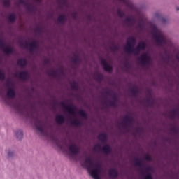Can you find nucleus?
<instances>
[{"instance_id":"obj_1","label":"nucleus","mask_w":179,"mask_h":179,"mask_svg":"<svg viewBox=\"0 0 179 179\" xmlns=\"http://www.w3.org/2000/svg\"><path fill=\"white\" fill-rule=\"evenodd\" d=\"M17 97V92L16 90H0V100L6 104V106H13V108L16 111H17L18 114L21 115H24V117L27 118H29L31 121H33L36 129L43 135V136H50L52 141L56 140V136L52 132L48 133L45 130V124L43 123V121L38 118L37 116H34L33 113H29V109L25 105L22 104V102L14 103L13 101L16 99Z\"/></svg>"},{"instance_id":"obj_2","label":"nucleus","mask_w":179,"mask_h":179,"mask_svg":"<svg viewBox=\"0 0 179 179\" xmlns=\"http://www.w3.org/2000/svg\"><path fill=\"white\" fill-rule=\"evenodd\" d=\"M134 164L136 167H139L145 170V173H146L142 175L143 179H153L152 173L155 171V169L151 165L145 163L143 158H136Z\"/></svg>"},{"instance_id":"obj_3","label":"nucleus","mask_w":179,"mask_h":179,"mask_svg":"<svg viewBox=\"0 0 179 179\" xmlns=\"http://www.w3.org/2000/svg\"><path fill=\"white\" fill-rule=\"evenodd\" d=\"M152 37L155 38L157 45H166L167 44V40L166 39V36L156 26L152 28Z\"/></svg>"},{"instance_id":"obj_4","label":"nucleus","mask_w":179,"mask_h":179,"mask_svg":"<svg viewBox=\"0 0 179 179\" xmlns=\"http://www.w3.org/2000/svg\"><path fill=\"white\" fill-rule=\"evenodd\" d=\"M105 94H107L108 96H110V97H112V99H108L106 101H105V105L106 106V107L108 106L109 107H113V108L118 107V104H120V96L117 95V93L111 90H106Z\"/></svg>"},{"instance_id":"obj_5","label":"nucleus","mask_w":179,"mask_h":179,"mask_svg":"<svg viewBox=\"0 0 179 179\" xmlns=\"http://www.w3.org/2000/svg\"><path fill=\"white\" fill-rule=\"evenodd\" d=\"M134 124H135V119L131 115H126L120 122L122 128L127 129V132L129 131V128H134Z\"/></svg>"},{"instance_id":"obj_6","label":"nucleus","mask_w":179,"mask_h":179,"mask_svg":"<svg viewBox=\"0 0 179 179\" xmlns=\"http://www.w3.org/2000/svg\"><path fill=\"white\" fill-rule=\"evenodd\" d=\"M69 100H64L59 102V106L64 108L68 113V114H70V115H75L76 114V110H78V106L73 105L72 102L70 103L69 106L65 105V103H69Z\"/></svg>"},{"instance_id":"obj_7","label":"nucleus","mask_w":179,"mask_h":179,"mask_svg":"<svg viewBox=\"0 0 179 179\" xmlns=\"http://www.w3.org/2000/svg\"><path fill=\"white\" fill-rule=\"evenodd\" d=\"M136 44V38L134 36H130L127 40V45L124 47V50L127 54H134L135 55V45Z\"/></svg>"},{"instance_id":"obj_8","label":"nucleus","mask_w":179,"mask_h":179,"mask_svg":"<svg viewBox=\"0 0 179 179\" xmlns=\"http://www.w3.org/2000/svg\"><path fill=\"white\" fill-rule=\"evenodd\" d=\"M19 44H20V47H22L24 48H29L31 52H33V51H35V50H38V47H39L38 42L36 41H32L29 44L27 41L24 43H23V41H20Z\"/></svg>"},{"instance_id":"obj_9","label":"nucleus","mask_w":179,"mask_h":179,"mask_svg":"<svg viewBox=\"0 0 179 179\" xmlns=\"http://www.w3.org/2000/svg\"><path fill=\"white\" fill-rule=\"evenodd\" d=\"M15 76H16V78H18L20 80H22V82H27V80H29L30 79V74H29V71H27L15 73Z\"/></svg>"},{"instance_id":"obj_10","label":"nucleus","mask_w":179,"mask_h":179,"mask_svg":"<svg viewBox=\"0 0 179 179\" xmlns=\"http://www.w3.org/2000/svg\"><path fill=\"white\" fill-rule=\"evenodd\" d=\"M138 59L143 66H148V65H150V61H152L150 56L148 55L146 53L141 55Z\"/></svg>"},{"instance_id":"obj_11","label":"nucleus","mask_w":179,"mask_h":179,"mask_svg":"<svg viewBox=\"0 0 179 179\" xmlns=\"http://www.w3.org/2000/svg\"><path fill=\"white\" fill-rule=\"evenodd\" d=\"M0 48H1V50H3V51L7 55H9V54H13V52L15 51V49H13V48L6 46L5 43L3 42V40L1 38H0Z\"/></svg>"},{"instance_id":"obj_12","label":"nucleus","mask_w":179,"mask_h":179,"mask_svg":"<svg viewBox=\"0 0 179 179\" xmlns=\"http://www.w3.org/2000/svg\"><path fill=\"white\" fill-rule=\"evenodd\" d=\"M69 150L71 155L76 156L80 153V148L76 144L72 143L71 145H69Z\"/></svg>"},{"instance_id":"obj_13","label":"nucleus","mask_w":179,"mask_h":179,"mask_svg":"<svg viewBox=\"0 0 179 179\" xmlns=\"http://www.w3.org/2000/svg\"><path fill=\"white\" fill-rule=\"evenodd\" d=\"M108 174L109 178H111V179H115L120 177V173H118V170H117V169L114 167L110 168L108 169Z\"/></svg>"},{"instance_id":"obj_14","label":"nucleus","mask_w":179,"mask_h":179,"mask_svg":"<svg viewBox=\"0 0 179 179\" xmlns=\"http://www.w3.org/2000/svg\"><path fill=\"white\" fill-rule=\"evenodd\" d=\"M146 50V43L145 41H140L135 48V55H139L141 51Z\"/></svg>"},{"instance_id":"obj_15","label":"nucleus","mask_w":179,"mask_h":179,"mask_svg":"<svg viewBox=\"0 0 179 179\" xmlns=\"http://www.w3.org/2000/svg\"><path fill=\"white\" fill-rule=\"evenodd\" d=\"M6 159L7 160H15L16 157V150L13 148H8L6 151Z\"/></svg>"},{"instance_id":"obj_16","label":"nucleus","mask_w":179,"mask_h":179,"mask_svg":"<svg viewBox=\"0 0 179 179\" xmlns=\"http://www.w3.org/2000/svg\"><path fill=\"white\" fill-rule=\"evenodd\" d=\"M168 116L170 120H176V118H179V108L178 107L175 109L171 110Z\"/></svg>"},{"instance_id":"obj_17","label":"nucleus","mask_w":179,"mask_h":179,"mask_svg":"<svg viewBox=\"0 0 179 179\" xmlns=\"http://www.w3.org/2000/svg\"><path fill=\"white\" fill-rule=\"evenodd\" d=\"M101 65L103 66V69L106 72H112L113 71V66L108 64V63H107L106 59H101Z\"/></svg>"},{"instance_id":"obj_18","label":"nucleus","mask_w":179,"mask_h":179,"mask_svg":"<svg viewBox=\"0 0 179 179\" xmlns=\"http://www.w3.org/2000/svg\"><path fill=\"white\" fill-rule=\"evenodd\" d=\"M101 152L102 153H104V155H106V156H108L111 155L113 152V148H111V145H110V144H106L101 147Z\"/></svg>"},{"instance_id":"obj_19","label":"nucleus","mask_w":179,"mask_h":179,"mask_svg":"<svg viewBox=\"0 0 179 179\" xmlns=\"http://www.w3.org/2000/svg\"><path fill=\"white\" fill-rule=\"evenodd\" d=\"M55 121L58 124V125H62L65 124V121H66V118L64 115L59 114L57 115L55 117Z\"/></svg>"},{"instance_id":"obj_20","label":"nucleus","mask_w":179,"mask_h":179,"mask_svg":"<svg viewBox=\"0 0 179 179\" xmlns=\"http://www.w3.org/2000/svg\"><path fill=\"white\" fill-rule=\"evenodd\" d=\"M149 98H145V101L148 106L153 107L155 105V98L152 96V90H148Z\"/></svg>"},{"instance_id":"obj_21","label":"nucleus","mask_w":179,"mask_h":179,"mask_svg":"<svg viewBox=\"0 0 179 179\" xmlns=\"http://www.w3.org/2000/svg\"><path fill=\"white\" fill-rule=\"evenodd\" d=\"M15 138L17 139V141H18V142H22V141H23V138L24 136V133L23 130L18 129V130L15 131Z\"/></svg>"},{"instance_id":"obj_22","label":"nucleus","mask_w":179,"mask_h":179,"mask_svg":"<svg viewBox=\"0 0 179 179\" xmlns=\"http://www.w3.org/2000/svg\"><path fill=\"white\" fill-rule=\"evenodd\" d=\"M98 139L102 143H106L107 141H108V135H107L106 133H101L98 135Z\"/></svg>"},{"instance_id":"obj_23","label":"nucleus","mask_w":179,"mask_h":179,"mask_svg":"<svg viewBox=\"0 0 179 179\" xmlns=\"http://www.w3.org/2000/svg\"><path fill=\"white\" fill-rule=\"evenodd\" d=\"M93 78L94 79H95V80L96 82H101L103 80V79H104V77L103 76V74H101L100 72L99 71H96L94 74H93Z\"/></svg>"},{"instance_id":"obj_24","label":"nucleus","mask_w":179,"mask_h":179,"mask_svg":"<svg viewBox=\"0 0 179 179\" xmlns=\"http://www.w3.org/2000/svg\"><path fill=\"white\" fill-rule=\"evenodd\" d=\"M17 65L21 68H24L27 65V60L26 59H19L17 62Z\"/></svg>"},{"instance_id":"obj_25","label":"nucleus","mask_w":179,"mask_h":179,"mask_svg":"<svg viewBox=\"0 0 179 179\" xmlns=\"http://www.w3.org/2000/svg\"><path fill=\"white\" fill-rule=\"evenodd\" d=\"M78 114H79L82 118H84V120H87V118H89V115H87V113H86V111L82 108L78 110Z\"/></svg>"},{"instance_id":"obj_26","label":"nucleus","mask_w":179,"mask_h":179,"mask_svg":"<svg viewBox=\"0 0 179 179\" xmlns=\"http://www.w3.org/2000/svg\"><path fill=\"white\" fill-rule=\"evenodd\" d=\"M57 22L61 24H64L66 22V16L65 15H60L57 17Z\"/></svg>"},{"instance_id":"obj_27","label":"nucleus","mask_w":179,"mask_h":179,"mask_svg":"<svg viewBox=\"0 0 179 179\" xmlns=\"http://www.w3.org/2000/svg\"><path fill=\"white\" fill-rule=\"evenodd\" d=\"M125 23H127L129 26H132V24H135V18L127 17L124 19Z\"/></svg>"},{"instance_id":"obj_28","label":"nucleus","mask_w":179,"mask_h":179,"mask_svg":"<svg viewBox=\"0 0 179 179\" xmlns=\"http://www.w3.org/2000/svg\"><path fill=\"white\" fill-rule=\"evenodd\" d=\"M48 75L49 76H52V78H58V71L55 70H48L47 71Z\"/></svg>"},{"instance_id":"obj_29","label":"nucleus","mask_w":179,"mask_h":179,"mask_svg":"<svg viewBox=\"0 0 179 179\" xmlns=\"http://www.w3.org/2000/svg\"><path fill=\"white\" fill-rule=\"evenodd\" d=\"M143 127H141L139 126H137L136 127V131L134 134L135 135H138V136H141L142 135V134H143Z\"/></svg>"},{"instance_id":"obj_30","label":"nucleus","mask_w":179,"mask_h":179,"mask_svg":"<svg viewBox=\"0 0 179 179\" xmlns=\"http://www.w3.org/2000/svg\"><path fill=\"white\" fill-rule=\"evenodd\" d=\"M70 124L71 125H74L75 127H80L81 125H83L82 122H80V120H75L71 121Z\"/></svg>"},{"instance_id":"obj_31","label":"nucleus","mask_w":179,"mask_h":179,"mask_svg":"<svg viewBox=\"0 0 179 179\" xmlns=\"http://www.w3.org/2000/svg\"><path fill=\"white\" fill-rule=\"evenodd\" d=\"M70 85L71 86L72 89H74L75 90H78V87H79V84L76 80L71 81Z\"/></svg>"},{"instance_id":"obj_32","label":"nucleus","mask_w":179,"mask_h":179,"mask_svg":"<svg viewBox=\"0 0 179 179\" xmlns=\"http://www.w3.org/2000/svg\"><path fill=\"white\" fill-rule=\"evenodd\" d=\"M171 131L176 135V136H178L179 135V128L178 127H171Z\"/></svg>"},{"instance_id":"obj_33","label":"nucleus","mask_w":179,"mask_h":179,"mask_svg":"<svg viewBox=\"0 0 179 179\" xmlns=\"http://www.w3.org/2000/svg\"><path fill=\"white\" fill-rule=\"evenodd\" d=\"M8 20L11 22V23H14L16 21V15L15 13H12L8 16Z\"/></svg>"},{"instance_id":"obj_34","label":"nucleus","mask_w":179,"mask_h":179,"mask_svg":"<svg viewBox=\"0 0 179 179\" xmlns=\"http://www.w3.org/2000/svg\"><path fill=\"white\" fill-rule=\"evenodd\" d=\"M80 58H79V56L74 55V57L72 58V62L74 64H80Z\"/></svg>"},{"instance_id":"obj_35","label":"nucleus","mask_w":179,"mask_h":179,"mask_svg":"<svg viewBox=\"0 0 179 179\" xmlns=\"http://www.w3.org/2000/svg\"><path fill=\"white\" fill-rule=\"evenodd\" d=\"M110 50H111L113 52H115V51H118V50H120V46L117 45H111L110 46Z\"/></svg>"},{"instance_id":"obj_36","label":"nucleus","mask_w":179,"mask_h":179,"mask_svg":"<svg viewBox=\"0 0 179 179\" xmlns=\"http://www.w3.org/2000/svg\"><path fill=\"white\" fill-rule=\"evenodd\" d=\"M6 78L5 71L0 70V80H5Z\"/></svg>"},{"instance_id":"obj_37","label":"nucleus","mask_w":179,"mask_h":179,"mask_svg":"<svg viewBox=\"0 0 179 179\" xmlns=\"http://www.w3.org/2000/svg\"><path fill=\"white\" fill-rule=\"evenodd\" d=\"M3 5L6 8H9V6H10V0H4L3 2Z\"/></svg>"},{"instance_id":"obj_38","label":"nucleus","mask_w":179,"mask_h":179,"mask_svg":"<svg viewBox=\"0 0 179 179\" xmlns=\"http://www.w3.org/2000/svg\"><path fill=\"white\" fill-rule=\"evenodd\" d=\"M101 148V145L100 144H96L94 146V150L95 152H100Z\"/></svg>"},{"instance_id":"obj_39","label":"nucleus","mask_w":179,"mask_h":179,"mask_svg":"<svg viewBox=\"0 0 179 179\" xmlns=\"http://www.w3.org/2000/svg\"><path fill=\"white\" fill-rule=\"evenodd\" d=\"M117 15L120 17H124L125 16V13L121 10V9L117 10Z\"/></svg>"},{"instance_id":"obj_40","label":"nucleus","mask_w":179,"mask_h":179,"mask_svg":"<svg viewBox=\"0 0 179 179\" xmlns=\"http://www.w3.org/2000/svg\"><path fill=\"white\" fill-rule=\"evenodd\" d=\"M131 94H133V96H138V94H139V93H141L140 90H131L130 91Z\"/></svg>"},{"instance_id":"obj_41","label":"nucleus","mask_w":179,"mask_h":179,"mask_svg":"<svg viewBox=\"0 0 179 179\" xmlns=\"http://www.w3.org/2000/svg\"><path fill=\"white\" fill-rule=\"evenodd\" d=\"M57 72H59V75L64 76L65 73L64 72V69L62 67H60L57 69Z\"/></svg>"},{"instance_id":"obj_42","label":"nucleus","mask_w":179,"mask_h":179,"mask_svg":"<svg viewBox=\"0 0 179 179\" xmlns=\"http://www.w3.org/2000/svg\"><path fill=\"white\" fill-rule=\"evenodd\" d=\"M145 160H146L147 162H152L153 160V159H152L150 157V155H149L148 154H147V155L145 157Z\"/></svg>"},{"instance_id":"obj_43","label":"nucleus","mask_w":179,"mask_h":179,"mask_svg":"<svg viewBox=\"0 0 179 179\" xmlns=\"http://www.w3.org/2000/svg\"><path fill=\"white\" fill-rule=\"evenodd\" d=\"M18 3L20 5H24L25 6H27V3L24 0H19Z\"/></svg>"},{"instance_id":"obj_44","label":"nucleus","mask_w":179,"mask_h":179,"mask_svg":"<svg viewBox=\"0 0 179 179\" xmlns=\"http://www.w3.org/2000/svg\"><path fill=\"white\" fill-rule=\"evenodd\" d=\"M27 10H29V12L34 10V6L29 5L27 6Z\"/></svg>"},{"instance_id":"obj_45","label":"nucleus","mask_w":179,"mask_h":179,"mask_svg":"<svg viewBox=\"0 0 179 179\" xmlns=\"http://www.w3.org/2000/svg\"><path fill=\"white\" fill-rule=\"evenodd\" d=\"M71 16H72L73 19H77V17H78V13H73L71 14Z\"/></svg>"},{"instance_id":"obj_46","label":"nucleus","mask_w":179,"mask_h":179,"mask_svg":"<svg viewBox=\"0 0 179 179\" xmlns=\"http://www.w3.org/2000/svg\"><path fill=\"white\" fill-rule=\"evenodd\" d=\"M30 97H33V93L31 92V91H29L28 92V96L26 97V99H30Z\"/></svg>"},{"instance_id":"obj_47","label":"nucleus","mask_w":179,"mask_h":179,"mask_svg":"<svg viewBox=\"0 0 179 179\" xmlns=\"http://www.w3.org/2000/svg\"><path fill=\"white\" fill-rule=\"evenodd\" d=\"M120 2L124 3L125 5H128L127 0H119Z\"/></svg>"},{"instance_id":"obj_48","label":"nucleus","mask_w":179,"mask_h":179,"mask_svg":"<svg viewBox=\"0 0 179 179\" xmlns=\"http://www.w3.org/2000/svg\"><path fill=\"white\" fill-rule=\"evenodd\" d=\"M36 3H41V0H34Z\"/></svg>"},{"instance_id":"obj_49","label":"nucleus","mask_w":179,"mask_h":179,"mask_svg":"<svg viewBox=\"0 0 179 179\" xmlns=\"http://www.w3.org/2000/svg\"><path fill=\"white\" fill-rule=\"evenodd\" d=\"M166 141L167 142H171V139L169 137L166 138Z\"/></svg>"},{"instance_id":"obj_50","label":"nucleus","mask_w":179,"mask_h":179,"mask_svg":"<svg viewBox=\"0 0 179 179\" xmlns=\"http://www.w3.org/2000/svg\"><path fill=\"white\" fill-rule=\"evenodd\" d=\"M57 146L59 149H62V145H59V144H57Z\"/></svg>"},{"instance_id":"obj_51","label":"nucleus","mask_w":179,"mask_h":179,"mask_svg":"<svg viewBox=\"0 0 179 179\" xmlns=\"http://www.w3.org/2000/svg\"><path fill=\"white\" fill-rule=\"evenodd\" d=\"M142 26H143V24H138V27H142Z\"/></svg>"},{"instance_id":"obj_52","label":"nucleus","mask_w":179,"mask_h":179,"mask_svg":"<svg viewBox=\"0 0 179 179\" xmlns=\"http://www.w3.org/2000/svg\"><path fill=\"white\" fill-rule=\"evenodd\" d=\"M45 64H48V60H45Z\"/></svg>"},{"instance_id":"obj_53","label":"nucleus","mask_w":179,"mask_h":179,"mask_svg":"<svg viewBox=\"0 0 179 179\" xmlns=\"http://www.w3.org/2000/svg\"><path fill=\"white\" fill-rule=\"evenodd\" d=\"M8 90H13V89H12V88H10V89H8Z\"/></svg>"},{"instance_id":"obj_54","label":"nucleus","mask_w":179,"mask_h":179,"mask_svg":"<svg viewBox=\"0 0 179 179\" xmlns=\"http://www.w3.org/2000/svg\"><path fill=\"white\" fill-rule=\"evenodd\" d=\"M176 10H179V8H176Z\"/></svg>"},{"instance_id":"obj_55","label":"nucleus","mask_w":179,"mask_h":179,"mask_svg":"<svg viewBox=\"0 0 179 179\" xmlns=\"http://www.w3.org/2000/svg\"><path fill=\"white\" fill-rule=\"evenodd\" d=\"M49 127H51V125H49Z\"/></svg>"}]
</instances>
